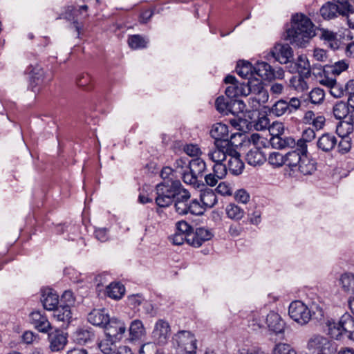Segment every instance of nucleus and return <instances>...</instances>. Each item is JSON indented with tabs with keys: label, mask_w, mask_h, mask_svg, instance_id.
Segmentation results:
<instances>
[{
	"label": "nucleus",
	"mask_w": 354,
	"mask_h": 354,
	"mask_svg": "<svg viewBox=\"0 0 354 354\" xmlns=\"http://www.w3.org/2000/svg\"><path fill=\"white\" fill-rule=\"evenodd\" d=\"M229 100L225 101L223 95H219L215 100L214 105L216 110L221 114L224 112L233 109V106L237 102L238 97H227Z\"/></svg>",
	"instance_id": "23"
},
{
	"label": "nucleus",
	"mask_w": 354,
	"mask_h": 354,
	"mask_svg": "<svg viewBox=\"0 0 354 354\" xmlns=\"http://www.w3.org/2000/svg\"><path fill=\"white\" fill-rule=\"evenodd\" d=\"M125 293V287L120 281L112 282L106 288V295L115 300L120 299Z\"/></svg>",
	"instance_id": "22"
},
{
	"label": "nucleus",
	"mask_w": 354,
	"mask_h": 354,
	"mask_svg": "<svg viewBox=\"0 0 354 354\" xmlns=\"http://www.w3.org/2000/svg\"><path fill=\"white\" fill-rule=\"evenodd\" d=\"M226 214L231 219L239 220L243 216V210L234 203H230L227 206Z\"/></svg>",
	"instance_id": "34"
},
{
	"label": "nucleus",
	"mask_w": 354,
	"mask_h": 354,
	"mask_svg": "<svg viewBox=\"0 0 354 354\" xmlns=\"http://www.w3.org/2000/svg\"><path fill=\"white\" fill-rule=\"evenodd\" d=\"M200 192L201 209H203L205 211L206 208H212L217 203V197L213 189L205 187L201 189Z\"/></svg>",
	"instance_id": "18"
},
{
	"label": "nucleus",
	"mask_w": 354,
	"mask_h": 354,
	"mask_svg": "<svg viewBox=\"0 0 354 354\" xmlns=\"http://www.w3.org/2000/svg\"><path fill=\"white\" fill-rule=\"evenodd\" d=\"M263 109L267 110V113H273L275 116L279 117L287 111L289 109V104L286 100L280 99L271 107L264 105L263 106Z\"/></svg>",
	"instance_id": "27"
},
{
	"label": "nucleus",
	"mask_w": 354,
	"mask_h": 354,
	"mask_svg": "<svg viewBox=\"0 0 354 354\" xmlns=\"http://www.w3.org/2000/svg\"><path fill=\"white\" fill-rule=\"evenodd\" d=\"M175 171V170L171 168L169 166H165L163 167L161 170H159L160 176L161 178L164 180L163 182H168L169 178V176L173 174V173Z\"/></svg>",
	"instance_id": "64"
},
{
	"label": "nucleus",
	"mask_w": 354,
	"mask_h": 354,
	"mask_svg": "<svg viewBox=\"0 0 354 354\" xmlns=\"http://www.w3.org/2000/svg\"><path fill=\"white\" fill-rule=\"evenodd\" d=\"M225 161L224 159H217L216 164L213 167H216L215 169L217 171V178L220 180L225 178L227 174L228 165L226 166L223 162Z\"/></svg>",
	"instance_id": "44"
},
{
	"label": "nucleus",
	"mask_w": 354,
	"mask_h": 354,
	"mask_svg": "<svg viewBox=\"0 0 354 354\" xmlns=\"http://www.w3.org/2000/svg\"><path fill=\"white\" fill-rule=\"evenodd\" d=\"M250 194L243 188L238 189L234 194V199L238 203L246 204L250 201Z\"/></svg>",
	"instance_id": "51"
},
{
	"label": "nucleus",
	"mask_w": 354,
	"mask_h": 354,
	"mask_svg": "<svg viewBox=\"0 0 354 354\" xmlns=\"http://www.w3.org/2000/svg\"><path fill=\"white\" fill-rule=\"evenodd\" d=\"M238 68H249V75H257L263 79V75L261 73V68L256 66L253 65L250 61L245 59H239L238 60Z\"/></svg>",
	"instance_id": "33"
},
{
	"label": "nucleus",
	"mask_w": 354,
	"mask_h": 354,
	"mask_svg": "<svg viewBox=\"0 0 354 354\" xmlns=\"http://www.w3.org/2000/svg\"><path fill=\"white\" fill-rule=\"evenodd\" d=\"M194 227L189 223H176V232L183 234V236L187 237V243L189 245L193 235Z\"/></svg>",
	"instance_id": "32"
},
{
	"label": "nucleus",
	"mask_w": 354,
	"mask_h": 354,
	"mask_svg": "<svg viewBox=\"0 0 354 354\" xmlns=\"http://www.w3.org/2000/svg\"><path fill=\"white\" fill-rule=\"evenodd\" d=\"M153 10L148 9L141 12L138 16V21L140 24H147L153 15Z\"/></svg>",
	"instance_id": "62"
},
{
	"label": "nucleus",
	"mask_w": 354,
	"mask_h": 354,
	"mask_svg": "<svg viewBox=\"0 0 354 354\" xmlns=\"http://www.w3.org/2000/svg\"><path fill=\"white\" fill-rule=\"evenodd\" d=\"M80 10H77L73 6H68L65 8V11L62 13L57 19H65L67 21H72L73 23L71 25V28L75 29L79 37L82 33L83 24L82 22H79L76 17H77Z\"/></svg>",
	"instance_id": "12"
},
{
	"label": "nucleus",
	"mask_w": 354,
	"mask_h": 354,
	"mask_svg": "<svg viewBox=\"0 0 354 354\" xmlns=\"http://www.w3.org/2000/svg\"><path fill=\"white\" fill-rule=\"evenodd\" d=\"M316 160L310 158L309 155H306L305 158L301 157L298 166L297 171L304 175H311L317 169Z\"/></svg>",
	"instance_id": "21"
},
{
	"label": "nucleus",
	"mask_w": 354,
	"mask_h": 354,
	"mask_svg": "<svg viewBox=\"0 0 354 354\" xmlns=\"http://www.w3.org/2000/svg\"><path fill=\"white\" fill-rule=\"evenodd\" d=\"M325 91L323 88L315 87L308 94V97L304 99V102H310L313 104H321L324 102Z\"/></svg>",
	"instance_id": "28"
},
{
	"label": "nucleus",
	"mask_w": 354,
	"mask_h": 354,
	"mask_svg": "<svg viewBox=\"0 0 354 354\" xmlns=\"http://www.w3.org/2000/svg\"><path fill=\"white\" fill-rule=\"evenodd\" d=\"M266 324L269 330L275 334L283 333L286 326V323L281 316L274 311H270L268 314Z\"/></svg>",
	"instance_id": "16"
},
{
	"label": "nucleus",
	"mask_w": 354,
	"mask_h": 354,
	"mask_svg": "<svg viewBox=\"0 0 354 354\" xmlns=\"http://www.w3.org/2000/svg\"><path fill=\"white\" fill-rule=\"evenodd\" d=\"M128 44L131 49L145 48L147 46L148 41H147L140 35H129L127 39Z\"/></svg>",
	"instance_id": "30"
},
{
	"label": "nucleus",
	"mask_w": 354,
	"mask_h": 354,
	"mask_svg": "<svg viewBox=\"0 0 354 354\" xmlns=\"http://www.w3.org/2000/svg\"><path fill=\"white\" fill-rule=\"evenodd\" d=\"M307 348L313 354H336L337 351V345L335 342L321 335L311 337L308 342Z\"/></svg>",
	"instance_id": "5"
},
{
	"label": "nucleus",
	"mask_w": 354,
	"mask_h": 354,
	"mask_svg": "<svg viewBox=\"0 0 354 354\" xmlns=\"http://www.w3.org/2000/svg\"><path fill=\"white\" fill-rule=\"evenodd\" d=\"M324 19L329 20L337 17V13L345 17L354 13V8L351 3L343 2L340 0H333L324 3L319 10Z\"/></svg>",
	"instance_id": "3"
},
{
	"label": "nucleus",
	"mask_w": 354,
	"mask_h": 354,
	"mask_svg": "<svg viewBox=\"0 0 354 354\" xmlns=\"http://www.w3.org/2000/svg\"><path fill=\"white\" fill-rule=\"evenodd\" d=\"M267 84L263 81H259V83L252 84L251 88L248 90V93H254L255 95H261L262 91L265 89V86Z\"/></svg>",
	"instance_id": "61"
},
{
	"label": "nucleus",
	"mask_w": 354,
	"mask_h": 354,
	"mask_svg": "<svg viewBox=\"0 0 354 354\" xmlns=\"http://www.w3.org/2000/svg\"><path fill=\"white\" fill-rule=\"evenodd\" d=\"M116 342L117 340H109V338L106 337V339L97 343V348L104 354H111L115 350V346H113Z\"/></svg>",
	"instance_id": "39"
},
{
	"label": "nucleus",
	"mask_w": 354,
	"mask_h": 354,
	"mask_svg": "<svg viewBox=\"0 0 354 354\" xmlns=\"http://www.w3.org/2000/svg\"><path fill=\"white\" fill-rule=\"evenodd\" d=\"M47 333L51 351L55 352L62 350L68 342L66 334L59 329L53 330V328Z\"/></svg>",
	"instance_id": "11"
},
{
	"label": "nucleus",
	"mask_w": 354,
	"mask_h": 354,
	"mask_svg": "<svg viewBox=\"0 0 354 354\" xmlns=\"http://www.w3.org/2000/svg\"><path fill=\"white\" fill-rule=\"evenodd\" d=\"M40 301L44 309L52 310L59 306V295L52 288L41 290Z\"/></svg>",
	"instance_id": "13"
},
{
	"label": "nucleus",
	"mask_w": 354,
	"mask_h": 354,
	"mask_svg": "<svg viewBox=\"0 0 354 354\" xmlns=\"http://www.w3.org/2000/svg\"><path fill=\"white\" fill-rule=\"evenodd\" d=\"M334 68L331 71V73L335 76L339 75L342 72L348 70L349 64L345 59L339 60L332 65Z\"/></svg>",
	"instance_id": "46"
},
{
	"label": "nucleus",
	"mask_w": 354,
	"mask_h": 354,
	"mask_svg": "<svg viewBox=\"0 0 354 354\" xmlns=\"http://www.w3.org/2000/svg\"><path fill=\"white\" fill-rule=\"evenodd\" d=\"M339 283L345 292H354V274L350 272L342 274L339 279Z\"/></svg>",
	"instance_id": "31"
},
{
	"label": "nucleus",
	"mask_w": 354,
	"mask_h": 354,
	"mask_svg": "<svg viewBox=\"0 0 354 354\" xmlns=\"http://www.w3.org/2000/svg\"><path fill=\"white\" fill-rule=\"evenodd\" d=\"M105 335L109 340L120 341L126 332L124 324L117 318H109V323L104 326Z\"/></svg>",
	"instance_id": "9"
},
{
	"label": "nucleus",
	"mask_w": 354,
	"mask_h": 354,
	"mask_svg": "<svg viewBox=\"0 0 354 354\" xmlns=\"http://www.w3.org/2000/svg\"><path fill=\"white\" fill-rule=\"evenodd\" d=\"M268 162L274 168H279L283 166V162H281L280 153L274 151L270 153L268 157Z\"/></svg>",
	"instance_id": "54"
},
{
	"label": "nucleus",
	"mask_w": 354,
	"mask_h": 354,
	"mask_svg": "<svg viewBox=\"0 0 354 354\" xmlns=\"http://www.w3.org/2000/svg\"><path fill=\"white\" fill-rule=\"evenodd\" d=\"M269 143L272 148L277 149H283L286 147L295 148V140L294 138L289 136L286 138H271L269 140Z\"/></svg>",
	"instance_id": "25"
},
{
	"label": "nucleus",
	"mask_w": 354,
	"mask_h": 354,
	"mask_svg": "<svg viewBox=\"0 0 354 354\" xmlns=\"http://www.w3.org/2000/svg\"><path fill=\"white\" fill-rule=\"evenodd\" d=\"M169 239L172 243V244L175 245H181L184 243L185 241L187 243V237L184 238L183 234H178L176 232H175L172 236H169Z\"/></svg>",
	"instance_id": "63"
},
{
	"label": "nucleus",
	"mask_w": 354,
	"mask_h": 354,
	"mask_svg": "<svg viewBox=\"0 0 354 354\" xmlns=\"http://www.w3.org/2000/svg\"><path fill=\"white\" fill-rule=\"evenodd\" d=\"M73 340L77 344L84 345L88 340V330L77 329L73 334Z\"/></svg>",
	"instance_id": "42"
},
{
	"label": "nucleus",
	"mask_w": 354,
	"mask_h": 354,
	"mask_svg": "<svg viewBox=\"0 0 354 354\" xmlns=\"http://www.w3.org/2000/svg\"><path fill=\"white\" fill-rule=\"evenodd\" d=\"M52 311H53V317L57 321L70 323L72 317L71 308L68 305L60 304Z\"/></svg>",
	"instance_id": "26"
},
{
	"label": "nucleus",
	"mask_w": 354,
	"mask_h": 354,
	"mask_svg": "<svg viewBox=\"0 0 354 354\" xmlns=\"http://www.w3.org/2000/svg\"><path fill=\"white\" fill-rule=\"evenodd\" d=\"M30 319L35 328L41 333H47L52 329L51 325L46 317L41 313L39 310L32 311L30 314Z\"/></svg>",
	"instance_id": "15"
},
{
	"label": "nucleus",
	"mask_w": 354,
	"mask_h": 354,
	"mask_svg": "<svg viewBox=\"0 0 354 354\" xmlns=\"http://www.w3.org/2000/svg\"><path fill=\"white\" fill-rule=\"evenodd\" d=\"M310 315H311L310 319L316 320L317 322H319L322 327L323 331L324 332L325 323L329 319H331V318L330 317L325 318L324 317V312L323 309L318 306H317L315 307V310H310Z\"/></svg>",
	"instance_id": "35"
},
{
	"label": "nucleus",
	"mask_w": 354,
	"mask_h": 354,
	"mask_svg": "<svg viewBox=\"0 0 354 354\" xmlns=\"http://www.w3.org/2000/svg\"><path fill=\"white\" fill-rule=\"evenodd\" d=\"M143 299L140 294L131 295L127 297V304L134 309L141 305Z\"/></svg>",
	"instance_id": "52"
},
{
	"label": "nucleus",
	"mask_w": 354,
	"mask_h": 354,
	"mask_svg": "<svg viewBox=\"0 0 354 354\" xmlns=\"http://www.w3.org/2000/svg\"><path fill=\"white\" fill-rule=\"evenodd\" d=\"M144 169H147V174L156 175L159 173L160 166L158 162V158L150 160L145 166Z\"/></svg>",
	"instance_id": "49"
},
{
	"label": "nucleus",
	"mask_w": 354,
	"mask_h": 354,
	"mask_svg": "<svg viewBox=\"0 0 354 354\" xmlns=\"http://www.w3.org/2000/svg\"><path fill=\"white\" fill-rule=\"evenodd\" d=\"M274 354H297V351L288 344L279 343L274 346L273 348Z\"/></svg>",
	"instance_id": "43"
},
{
	"label": "nucleus",
	"mask_w": 354,
	"mask_h": 354,
	"mask_svg": "<svg viewBox=\"0 0 354 354\" xmlns=\"http://www.w3.org/2000/svg\"><path fill=\"white\" fill-rule=\"evenodd\" d=\"M189 212L193 215L201 216L204 214V210H201V205L197 199H193L189 205Z\"/></svg>",
	"instance_id": "55"
},
{
	"label": "nucleus",
	"mask_w": 354,
	"mask_h": 354,
	"mask_svg": "<svg viewBox=\"0 0 354 354\" xmlns=\"http://www.w3.org/2000/svg\"><path fill=\"white\" fill-rule=\"evenodd\" d=\"M209 134L212 138H228V126L221 122H216L212 125Z\"/></svg>",
	"instance_id": "29"
},
{
	"label": "nucleus",
	"mask_w": 354,
	"mask_h": 354,
	"mask_svg": "<svg viewBox=\"0 0 354 354\" xmlns=\"http://www.w3.org/2000/svg\"><path fill=\"white\" fill-rule=\"evenodd\" d=\"M324 333L336 340L341 341L347 338L354 342V317L345 313L338 321L329 319L325 323Z\"/></svg>",
	"instance_id": "2"
},
{
	"label": "nucleus",
	"mask_w": 354,
	"mask_h": 354,
	"mask_svg": "<svg viewBox=\"0 0 354 354\" xmlns=\"http://www.w3.org/2000/svg\"><path fill=\"white\" fill-rule=\"evenodd\" d=\"M214 191V193L216 192L224 196L232 195V189L230 187V184L227 182H221Z\"/></svg>",
	"instance_id": "50"
},
{
	"label": "nucleus",
	"mask_w": 354,
	"mask_h": 354,
	"mask_svg": "<svg viewBox=\"0 0 354 354\" xmlns=\"http://www.w3.org/2000/svg\"><path fill=\"white\" fill-rule=\"evenodd\" d=\"M301 158V156L299 155L296 151H290V156L287 163V167H286L284 169L286 173L288 172V176L290 177L297 176L296 172H297V169Z\"/></svg>",
	"instance_id": "24"
},
{
	"label": "nucleus",
	"mask_w": 354,
	"mask_h": 354,
	"mask_svg": "<svg viewBox=\"0 0 354 354\" xmlns=\"http://www.w3.org/2000/svg\"><path fill=\"white\" fill-rule=\"evenodd\" d=\"M61 303L62 305H68L70 308L75 302L73 293L71 290H66L62 295Z\"/></svg>",
	"instance_id": "60"
},
{
	"label": "nucleus",
	"mask_w": 354,
	"mask_h": 354,
	"mask_svg": "<svg viewBox=\"0 0 354 354\" xmlns=\"http://www.w3.org/2000/svg\"><path fill=\"white\" fill-rule=\"evenodd\" d=\"M268 129L271 138H279V136L283 134L285 128L283 122L274 121L270 125H268Z\"/></svg>",
	"instance_id": "36"
},
{
	"label": "nucleus",
	"mask_w": 354,
	"mask_h": 354,
	"mask_svg": "<svg viewBox=\"0 0 354 354\" xmlns=\"http://www.w3.org/2000/svg\"><path fill=\"white\" fill-rule=\"evenodd\" d=\"M288 315L295 322L301 325L307 324L311 319L310 310L299 300L290 303Z\"/></svg>",
	"instance_id": "6"
},
{
	"label": "nucleus",
	"mask_w": 354,
	"mask_h": 354,
	"mask_svg": "<svg viewBox=\"0 0 354 354\" xmlns=\"http://www.w3.org/2000/svg\"><path fill=\"white\" fill-rule=\"evenodd\" d=\"M176 341L178 347L187 354H196L197 339L194 334L188 330H179L176 335Z\"/></svg>",
	"instance_id": "7"
},
{
	"label": "nucleus",
	"mask_w": 354,
	"mask_h": 354,
	"mask_svg": "<svg viewBox=\"0 0 354 354\" xmlns=\"http://www.w3.org/2000/svg\"><path fill=\"white\" fill-rule=\"evenodd\" d=\"M170 326L162 319L157 321L152 331V337L158 344H165L169 336Z\"/></svg>",
	"instance_id": "10"
},
{
	"label": "nucleus",
	"mask_w": 354,
	"mask_h": 354,
	"mask_svg": "<svg viewBox=\"0 0 354 354\" xmlns=\"http://www.w3.org/2000/svg\"><path fill=\"white\" fill-rule=\"evenodd\" d=\"M109 321V316L104 309H93L90 312V324L104 328Z\"/></svg>",
	"instance_id": "20"
},
{
	"label": "nucleus",
	"mask_w": 354,
	"mask_h": 354,
	"mask_svg": "<svg viewBox=\"0 0 354 354\" xmlns=\"http://www.w3.org/2000/svg\"><path fill=\"white\" fill-rule=\"evenodd\" d=\"M139 354H165L162 349L158 348L154 344H143L140 349Z\"/></svg>",
	"instance_id": "37"
},
{
	"label": "nucleus",
	"mask_w": 354,
	"mask_h": 354,
	"mask_svg": "<svg viewBox=\"0 0 354 354\" xmlns=\"http://www.w3.org/2000/svg\"><path fill=\"white\" fill-rule=\"evenodd\" d=\"M215 168L216 167H212L213 173H210L205 176V185H207L209 187H214L217 184L219 178H217V171Z\"/></svg>",
	"instance_id": "58"
},
{
	"label": "nucleus",
	"mask_w": 354,
	"mask_h": 354,
	"mask_svg": "<svg viewBox=\"0 0 354 354\" xmlns=\"http://www.w3.org/2000/svg\"><path fill=\"white\" fill-rule=\"evenodd\" d=\"M165 183H166V185L169 184V183H171V185H169V187H171V191H173V194H171L173 196L176 197V196L180 195V189H182V187H183L180 180H178V179L173 180L172 178H170V179H169L168 182H165Z\"/></svg>",
	"instance_id": "59"
},
{
	"label": "nucleus",
	"mask_w": 354,
	"mask_h": 354,
	"mask_svg": "<svg viewBox=\"0 0 354 354\" xmlns=\"http://www.w3.org/2000/svg\"><path fill=\"white\" fill-rule=\"evenodd\" d=\"M190 166H194L198 168V172L200 177L203 176V174L207 170L206 163L200 156L189 160L187 167H190Z\"/></svg>",
	"instance_id": "40"
},
{
	"label": "nucleus",
	"mask_w": 354,
	"mask_h": 354,
	"mask_svg": "<svg viewBox=\"0 0 354 354\" xmlns=\"http://www.w3.org/2000/svg\"><path fill=\"white\" fill-rule=\"evenodd\" d=\"M260 151V147H257L256 150L250 149L246 154L245 160L247 163L252 166L261 165L262 161L261 160H256V156Z\"/></svg>",
	"instance_id": "45"
},
{
	"label": "nucleus",
	"mask_w": 354,
	"mask_h": 354,
	"mask_svg": "<svg viewBox=\"0 0 354 354\" xmlns=\"http://www.w3.org/2000/svg\"><path fill=\"white\" fill-rule=\"evenodd\" d=\"M315 28V25L305 14L297 12L292 15L290 25L288 23L284 25V31L281 36L282 39L290 41V44H281L279 41L274 44L279 57L285 59L284 61L280 59L281 64H288L293 59L294 51L290 44L298 48L306 47L310 39L316 35Z\"/></svg>",
	"instance_id": "1"
},
{
	"label": "nucleus",
	"mask_w": 354,
	"mask_h": 354,
	"mask_svg": "<svg viewBox=\"0 0 354 354\" xmlns=\"http://www.w3.org/2000/svg\"><path fill=\"white\" fill-rule=\"evenodd\" d=\"M162 187H168V184L166 185L165 182H161L156 187L157 196L155 198V203L158 206L156 212L158 214L161 212L159 208L169 207L172 204L176 198L173 196L172 194L164 195Z\"/></svg>",
	"instance_id": "14"
},
{
	"label": "nucleus",
	"mask_w": 354,
	"mask_h": 354,
	"mask_svg": "<svg viewBox=\"0 0 354 354\" xmlns=\"http://www.w3.org/2000/svg\"><path fill=\"white\" fill-rule=\"evenodd\" d=\"M351 102L348 100L347 102L343 100L337 102L333 106V113L335 118L338 120L348 117V120H346V123L354 126V112L351 111L352 103Z\"/></svg>",
	"instance_id": "8"
},
{
	"label": "nucleus",
	"mask_w": 354,
	"mask_h": 354,
	"mask_svg": "<svg viewBox=\"0 0 354 354\" xmlns=\"http://www.w3.org/2000/svg\"><path fill=\"white\" fill-rule=\"evenodd\" d=\"M322 32L320 39L328 42L337 40V33L324 28H318Z\"/></svg>",
	"instance_id": "56"
},
{
	"label": "nucleus",
	"mask_w": 354,
	"mask_h": 354,
	"mask_svg": "<svg viewBox=\"0 0 354 354\" xmlns=\"http://www.w3.org/2000/svg\"><path fill=\"white\" fill-rule=\"evenodd\" d=\"M183 151L189 157L196 158L203 153L201 148L196 144L189 143L184 145Z\"/></svg>",
	"instance_id": "41"
},
{
	"label": "nucleus",
	"mask_w": 354,
	"mask_h": 354,
	"mask_svg": "<svg viewBox=\"0 0 354 354\" xmlns=\"http://www.w3.org/2000/svg\"><path fill=\"white\" fill-rule=\"evenodd\" d=\"M76 84L79 88L86 91L88 84V74L87 73L79 74L76 78Z\"/></svg>",
	"instance_id": "57"
},
{
	"label": "nucleus",
	"mask_w": 354,
	"mask_h": 354,
	"mask_svg": "<svg viewBox=\"0 0 354 354\" xmlns=\"http://www.w3.org/2000/svg\"><path fill=\"white\" fill-rule=\"evenodd\" d=\"M129 337L131 341L141 339L146 335V330L142 322L140 319H134L131 322L129 328Z\"/></svg>",
	"instance_id": "19"
},
{
	"label": "nucleus",
	"mask_w": 354,
	"mask_h": 354,
	"mask_svg": "<svg viewBox=\"0 0 354 354\" xmlns=\"http://www.w3.org/2000/svg\"><path fill=\"white\" fill-rule=\"evenodd\" d=\"M342 140L338 144V152L342 155L350 151L352 145V139H345L344 136H339Z\"/></svg>",
	"instance_id": "48"
},
{
	"label": "nucleus",
	"mask_w": 354,
	"mask_h": 354,
	"mask_svg": "<svg viewBox=\"0 0 354 354\" xmlns=\"http://www.w3.org/2000/svg\"><path fill=\"white\" fill-rule=\"evenodd\" d=\"M307 143L304 139L299 138L297 142L295 141V147L292 148V151H296L301 157L309 155Z\"/></svg>",
	"instance_id": "47"
},
{
	"label": "nucleus",
	"mask_w": 354,
	"mask_h": 354,
	"mask_svg": "<svg viewBox=\"0 0 354 354\" xmlns=\"http://www.w3.org/2000/svg\"><path fill=\"white\" fill-rule=\"evenodd\" d=\"M330 133H324L322 134L321 137L318 138L317 142V147L318 149L322 150L324 152H329L331 151L330 144Z\"/></svg>",
	"instance_id": "38"
},
{
	"label": "nucleus",
	"mask_w": 354,
	"mask_h": 354,
	"mask_svg": "<svg viewBox=\"0 0 354 354\" xmlns=\"http://www.w3.org/2000/svg\"><path fill=\"white\" fill-rule=\"evenodd\" d=\"M231 158L228 160V169L231 174L233 176L241 175L245 169V163L241 159V153L234 147V142L227 138L226 143V149L223 159L226 160L227 156Z\"/></svg>",
	"instance_id": "4"
},
{
	"label": "nucleus",
	"mask_w": 354,
	"mask_h": 354,
	"mask_svg": "<svg viewBox=\"0 0 354 354\" xmlns=\"http://www.w3.org/2000/svg\"><path fill=\"white\" fill-rule=\"evenodd\" d=\"M212 237L213 234L210 230L204 227H198L196 229L195 232L193 231V235L189 245L194 248H199L204 242L212 239Z\"/></svg>",
	"instance_id": "17"
},
{
	"label": "nucleus",
	"mask_w": 354,
	"mask_h": 354,
	"mask_svg": "<svg viewBox=\"0 0 354 354\" xmlns=\"http://www.w3.org/2000/svg\"><path fill=\"white\" fill-rule=\"evenodd\" d=\"M267 68L265 70L263 80L271 82L276 80L275 69L270 64H263Z\"/></svg>",
	"instance_id": "53"
}]
</instances>
